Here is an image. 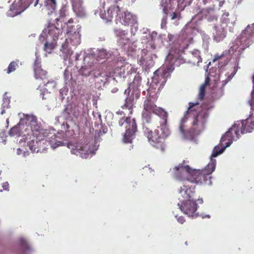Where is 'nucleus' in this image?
<instances>
[{"label": "nucleus", "mask_w": 254, "mask_h": 254, "mask_svg": "<svg viewBox=\"0 0 254 254\" xmlns=\"http://www.w3.org/2000/svg\"><path fill=\"white\" fill-rule=\"evenodd\" d=\"M156 109L157 108L154 102L149 98L146 99L144 102L142 118H145L146 122L148 123L151 119L149 114L151 113L154 114Z\"/></svg>", "instance_id": "ddd939ff"}, {"label": "nucleus", "mask_w": 254, "mask_h": 254, "mask_svg": "<svg viewBox=\"0 0 254 254\" xmlns=\"http://www.w3.org/2000/svg\"><path fill=\"white\" fill-rule=\"evenodd\" d=\"M2 187L5 190H8L9 184L7 182L3 183L2 184Z\"/></svg>", "instance_id": "4c0bfd02"}, {"label": "nucleus", "mask_w": 254, "mask_h": 254, "mask_svg": "<svg viewBox=\"0 0 254 254\" xmlns=\"http://www.w3.org/2000/svg\"><path fill=\"white\" fill-rule=\"evenodd\" d=\"M209 78L208 77H207L205 79V82L201 85H204L205 87H206V86L209 84Z\"/></svg>", "instance_id": "58836bf2"}, {"label": "nucleus", "mask_w": 254, "mask_h": 254, "mask_svg": "<svg viewBox=\"0 0 254 254\" xmlns=\"http://www.w3.org/2000/svg\"><path fill=\"white\" fill-rule=\"evenodd\" d=\"M57 5L56 0H44V6L49 11V14H51L56 10Z\"/></svg>", "instance_id": "4be33fe9"}, {"label": "nucleus", "mask_w": 254, "mask_h": 254, "mask_svg": "<svg viewBox=\"0 0 254 254\" xmlns=\"http://www.w3.org/2000/svg\"><path fill=\"white\" fill-rule=\"evenodd\" d=\"M143 132L152 146L164 150L165 147L164 141L169 134V129L166 127H157L154 131H152L148 127L144 125Z\"/></svg>", "instance_id": "20e7f679"}, {"label": "nucleus", "mask_w": 254, "mask_h": 254, "mask_svg": "<svg viewBox=\"0 0 254 254\" xmlns=\"http://www.w3.org/2000/svg\"><path fill=\"white\" fill-rule=\"evenodd\" d=\"M163 12L166 14H167V13H168V8L167 7V6H164L163 8Z\"/></svg>", "instance_id": "37998d69"}, {"label": "nucleus", "mask_w": 254, "mask_h": 254, "mask_svg": "<svg viewBox=\"0 0 254 254\" xmlns=\"http://www.w3.org/2000/svg\"><path fill=\"white\" fill-rule=\"evenodd\" d=\"M254 128V120L252 118H248L235 122L229 130L223 134V152L230 146L233 141L239 139L241 134L252 132Z\"/></svg>", "instance_id": "7ed1b4c3"}, {"label": "nucleus", "mask_w": 254, "mask_h": 254, "mask_svg": "<svg viewBox=\"0 0 254 254\" xmlns=\"http://www.w3.org/2000/svg\"><path fill=\"white\" fill-rule=\"evenodd\" d=\"M66 146L70 149L71 154L84 159L87 158L93 152L91 144L85 140L79 142L69 141L66 143Z\"/></svg>", "instance_id": "39448f33"}, {"label": "nucleus", "mask_w": 254, "mask_h": 254, "mask_svg": "<svg viewBox=\"0 0 254 254\" xmlns=\"http://www.w3.org/2000/svg\"><path fill=\"white\" fill-rule=\"evenodd\" d=\"M222 57V55H221L220 56H215V57L214 58V59L212 60L213 63L215 62L217 60L221 58Z\"/></svg>", "instance_id": "a19ab883"}, {"label": "nucleus", "mask_w": 254, "mask_h": 254, "mask_svg": "<svg viewBox=\"0 0 254 254\" xmlns=\"http://www.w3.org/2000/svg\"><path fill=\"white\" fill-rule=\"evenodd\" d=\"M222 136L220 138V142H221L222 141Z\"/></svg>", "instance_id": "864d4df0"}, {"label": "nucleus", "mask_w": 254, "mask_h": 254, "mask_svg": "<svg viewBox=\"0 0 254 254\" xmlns=\"http://www.w3.org/2000/svg\"><path fill=\"white\" fill-rule=\"evenodd\" d=\"M181 203H178V205L182 212L189 217H194L197 216L196 212L197 205L194 200H181Z\"/></svg>", "instance_id": "6e6552de"}, {"label": "nucleus", "mask_w": 254, "mask_h": 254, "mask_svg": "<svg viewBox=\"0 0 254 254\" xmlns=\"http://www.w3.org/2000/svg\"><path fill=\"white\" fill-rule=\"evenodd\" d=\"M3 112H4V111H2L1 112V114H3Z\"/></svg>", "instance_id": "4d7b16f0"}, {"label": "nucleus", "mask_w": 254, "mask_h": 254, "mask_svg": "<svg viewBox=\"0 0 254 254\" xmlns=\"http://www.w3.org/2000/svg\"><path fill=\"white\" fill-rule=\"evenodd\" d=\"M224 15H225L226 16H229V13L228 12L223 13V16Z\"/></svg>", "instance_id": "de8ad7c7"}, {"label": "nucleus", "mask_w": 254, "mask_h": 254, "mask_svg": "<svg viewBox=\"0 0 254 254\" xmlns=\"http://www.w3.org/2000/svg\"><path fill=\"white\" fill-rule=\"evenodd\" d=\"M121 9L119 6L111 5L104 13L101 14V17L107 21H111L114 17L117 19Z\"/></svg>", "instance_id": "4468645a"}, {"label": "nucleus", "mask_w": 254, "mask_h": 254, "mask_svg": "<svg viewBox=\"0 0 254 254\" xmlns=\"http://www.w3.org/2000/svg\"><path fill=\"white\" fill-rule=\"evenodd\" d=\"M204 110V111H199L197 116L194 118L192 124L193 126L198 125L200 123L201 125H203L205 122V119L208 116V110Z\"/></svg>", "instance_id": "2eb2a0df"}, {"label": "nucleus", "mask_w": 254, "mask_h": 254, "mask_svg": "<svg viewBox=\"0 0 254 254\" xmlns=\"http://www.w3.org/2000/svg\"><path fill=\"white\" fill-rule=\"evenodd\" d=\"M133 101L134 97L133 95L128 96L125 100V103L123 106V108L125 107L128 108L130 111V113H131L133 107Z\"/></svg>", "instance_id": "393cba45"}, {"label": "nucleus", "mask_w": 254, "mask_h": 254, "mask_svg": "<svg viewBox=\"0 0 254 254\" xmlns=\"http://www.w3.org/2000/svg\"><path fill=\"white\" fill-rule=\"evenodd\" d=\"M114 32L118 37L120 42L122 44L125 45L129 41V39L127 37V31L116 28L114 29Z\"/></svg>", "instance_id": "a211bd4d"}, {"label": "nucleus", "mask_w": 254, "mask_h": 254, "mask_svg": "<svg viewBox=\"0 0 254 254\" xmlns=\"http://www.w3.org/2000/svg\"><path fill=\"white\" fill-rule=\"evenodd\" d=\"M178 221L181 223L183 224V223L185 221V218L183 216H180L177 218Z\"/></svg>", "instance_id": "e433bc0d"}, {"label": "nucleus", "mask_w": 254, "mask_h": 254, "mask_svg": "<svg viewBox=\"0 0 254 254\" xmlns=\"http://www.w3.org/2000/svg\"><path fill=\"white\" fill-rule=\"evenodd\" d=\"M48 34L49 36L53 38V41L56 42L60 35L62 34V31L56 26H52L50 27Z\"/></svg>", "instance_id": "412c9836"}, {"label": "nucleus", "mask_w": 254, "mask_h": 254, "mask_svg": "<svg viewBox=\"0 0 254 254\" xmlns=\"http://www.w3.org/2000/svg\"><path fill=\"white\" fill-rule=\"evenodd\" d=\"M141 81V78L139 75H135L133 80V83L137 86L140 84Z\"/></svg>", "instance_id": "473e14b6"}, {"label": "nucleus", "mask_w": 254, "mask_h": 254, "mask_svg": "<svg viewBox=\"0 0 254 254\" xmlns=\"http://www.w3.org/2000/svg\"><path fill=\"white\" fill-rule=\"evenodd\" d=\"M28 124L30 126L32 135L36 137L29 142V149L32 152H43L46 150V147L41 148L42 144L51 143V146L55 149L59 146L64 145V143L59 141V137L55 134L49 133L47 130L40 128L37 124V120L34 116L28 118Z\"/></svg>", "instance_id": "f03ea898"}, {"label": "nucleus", "mask_w": 254, "mask_h": 254, "mask_svg": "<svg viewBox=\"0 0 254 254\" xmlns=\"http://www.w3.org/2000/svg\"><path fill=\"white\" fill-rule=\"evenodd\" d=\"M214 10L211 8H207L202 9L200 12L202 14V17L207 18L208 20L210 19V16L213 13Z\"/></svg>", "instance_id": "cd10ccee"}, {"label": "nucleus", "mask_w": 254, "mask_h": 254, "mask_svg": "<svg viewBox=\"0 0 254 254\" xmlns=\"http://www.w3.org/2000/svg\"><path fill=\"white\" fill-rule=\"evenodd\" d=\"M85 75L86 76L89 75V73H88L87 74H85Z\"/></svg>", "instance_id": "5fc2aeb1"}, {"label": "nucleus", "mask_w": 254, "mask_h": 254, "mask_svg": "<svg viewBox=\"0 0 254 254\" xmlns=\"http://www.w3.org/2000/svg\"><path fill=\"white\" fill-rule=\"evenodd\" d=\"M179 193L182 197V198L181 197H179L180 201L194 200L195 187H189V186L184 185L180 189Z\"/></svg>", "instance_id": "9b49d317"}, {"label": "nucleus", "mask_w": 254, "mask_h": 254, "mask_svg": "<svg viewBox=\"0 0 254 254\" xmlns=\"http://www.w3.org/2000/svg\"><path fill=\"white\" fill-rule=\"evenodd\" d=\"M190 106L188 109V110L186 112V115H185V117L184 118H187L186 116H187V114H191L192 113L194 110H195V109L193 108L195 106V105H198V103H196L195 104H194V103H190L189 104Z\"/></svg>", "instance_id": "2f4dec72"}, {"label": "nucleus", "mask_w": 254, "mask_h": 254, "mask_svg": "<svg viewBox=\"0 0 254 254\" xmlns=\"http://www.w3.org/2000/svg\"><path fill=\"white\" fill-rule=\"evenodd\" d=\"M155 114L158 116L162 120L160 121V127H166L168 119V113L163 109L158 108L155 111Z\"/></svg>", "instance_id": "aec40b11"}, {"label": "nucleus", "mask_w": 254, "mask_h": 254, "mask_svg": "<svg viewBox=\"0 0 254 254\" xmlns=\"http://www.w3.org/2000/svg\"><path fill=\"white\" fill-rule=\"evenodd\" d=\"M18 62L19 61H12L8 65V67L5 70L6 71L7 74H9L11 72L14 71L16 68L18 66Z\"/></svg>", "instance_id": "bb28decb"}, {"label": "nucleus", "mask_w": 254, "mask_h": 254, "mask_svg": "<svg viewBox=\"0 0 254 254\" xmlns=\"http://www.w3.org/2000/svg\"><path fill=\"white\" fill-rule=\"evenodd\" d=\"M222 153V147L215 146L211 154V157H215Z\"/></svg>", "instance_id": "c756f323"}, {"label": "nucleus", "mask_w": 254, "mask_h": 254, "mask_svg": "<svg viewBox=\"0 0 254 254\" xmlns=\"http://www.w3.org/2000/svg\"><path fill=\"white\" fill-rule=\"evenodd\" d=\"M229 18H225V17H223V22L225 23H228L229 22Z\"/></svg>", "instance_id": "c03bdc74"}, {"label": "nucleus", "mask_w": 254, "mask_h": 254, "mask_svg": "<svg viewBox=\"0 0 254 254\" xmlns=\"http://www.w3.org/2000/svg\"><path fill=\"white\" fill-rule=\"evenodd\" d=\"M122 112H121V113H120V112H117V114H122Z\"/></svg>", "instance_id": "3c124183"}, {"label": "nucleus", "mask_w": 254, "mask_h": 254, "mask_svg": "<svg viewBox=\"0 0 254 254\" xmlns=\"http://www.w3.org/2000/svg\"><path fill=\"white\" fill-rule=\"evenodd\" d=\"M100 75L102 77H105L106 78H105V81H107V78H109L110 76V75H108L107 74V73H101L100 74Z\"/></svg>", "instance_id": "ea45409f"}, {"label": "nucleus", "mask_w": 254, "mask_h": 254, "mask_svg": "<svg viewBox=\"0 0 254 254\" xmlns=\"http://www.w3.org/2000/svg\"><path fill=\"white\" fill-rule=\"evenodd\" d=\"M74 11L78 16H83L85 15V10L82 6L81 0H71Z\"/></svg>", "instance_id": "6ab92c4d"}, {"label": "nucleus", "mask_w": 254, "mask_h": 254, "mask_svg": "<svg viewBox=\"0 0 254 254\" xmlns=\"http://www.w3.org/2000/svg\"><path fill=\"white\" fill-rule=\"evenodd\" d=\"M122 67H124V66L123 65H122V66L120 67V70H121V69H122Z\"/></svg>", "instance_id": "603ef678"}, {"label": "nucleus", "mask_w": 254, "mask_h": 254, "mask_svg": "<svg viewBox=\"0 0 254 254\" xmlns=\"http://www.w3.org/2000/svg\"><path fill=\"white\" fill-rule=\"evenodd\" d=\"M24 0H18L17 1H14L13 3L11 6L10 10H13L15 11V14L12 16L20 14L27 8L26 5L24 4Z\"/></svg>", "instance_id": "dca6fc26"}, {"label": "nucleus", "mask_w": 254, "mask_h": 254, "mask_svg": "<svg viewBox=\"0 0 254 254\" xmlns=\"http://www.w3.org/2000/svg\"><path fill=\"white\" fill-rule=\"evenodd\" d=\"M67 37L65 43L62 45V50L65 52V50L68 47V44L73 46L77 45L80 43V34L79 31L77 30H73L72 29H67Z\"/></svg>", "instance_id": "9d476101"}, {"label": "nucleus", "mask_w": 254, "mask_h": 254, "mask_svg": "<svg viewBox=\"0 0 254 254\" xmlns=\"http://www.w3.org/2000/svg\"><path fill=\"white\" fill-rule=\"evenodd\" d=\"M105 128H103V130L102 131L101 129H100L99 130H96L95 132H97V133L98 134V136H100L106 132V130H105Z\"/></svg>", "instance_id": "f704fd0d"}, {"label": "nucleus", "mask_w": 254, "mask_h": 254, "mask_svg": "<svg viewBox=\"0 0 254 254\" xmlns=\"http://www.w3.org/2000/svg\"><path fill=\"white\" fill-rule=\"evenodd\" d=\"M70 29L75 30V28H74V26L72 25V24H70Z\"/></svg>", "instance_id": "a18cd8bd"}, {"label": "nucleus", "mask_w": 254, "mask_h": 254, "mask_svg": "<svg viewBox=\"0 0 254 254\" xmlns=\"http://www.w3.org/2000/svg\"><path fill=\"white\" fill-rule=\"evenodd\" d=\"M33 69L34 77L37 80L43 81V83L46 84L49 82L47 72L41 68V62L38 60L35 61Z\"/></svg>", "instance_id": "f8f14e48"}, {"label": "nucleus", "mask_w": 254, "mask_h": 254, "mask_svg": "<svg viewBox=\"0 0 254 254\" xmlns=\"http://www.w3.org/2000/svg\"><path fill=\"white\" fill-rule=\"evenodd\" d=\"M73 23V20L72 18H70L67 22L66 23L67 27V29H70V24H72Z\"/></svg>", "instance_id": "c9c22d12"}, {"label": "nucleus", "mask_w": 254, "mask_h": 254, "mask_svg": "<svg viewBox=\"0 0 254 254\" xmlns=\"http://www.w3.org/2000/svg\"><path fill=\"white\" fill-rule=\"evenodd\" d=\"M39 1V0H36L35 3L34 4V6H36L38 4Z\"/></svg>", "instance_id": "49530a36"}, {"label": "nucleus", "mask_w": 254, "mask_h": 254, "mask_svg": "<svg viewBox=\"0 0 254 254\" xmlns=\"http://www.w3.org/2000/svg\"><path fill=\"white\" fill-rule=\"evenodd\" d=\"M206 87L204 85H201L199 90L198 95V99L202 100L203 99L205 94Z\"/></svg>", "instance_id": "7c9ffc66"}, {"label": "nucleus", "mask_w": 254, "mask_h": 254, "mask_svg": "<svg viewBox=\"0 0 254 254\" xmlns=\"http://www.w3.org/2000/svg\"><path fill=\"white\" fill-rule=\"evenodd\" d=\"M120 126H124L126 128V132L124 135L123 141L125 143H130L135 137V133L137 131V125L134 119L129 117L123 118L119 121Z\"/></svg>", "instance_id": "423d86ee"}, {"label": "nucleus", "mask_w": 254, "mask_h": 254, "mask_svg": "<svg viewBox=\"0 0 254 254\" xmlns=\"http://www.w3.org/2000/svg\"><path fill=\"white\" fill-rule=\"evenodd\" d=\"M83 112L84 110L82 108L79 107V106L74 105L73 106H71V108L69 110V111L68 112V113L73 115L76 118H77L80 117L83 113Z\"/></svg>", "instance_id": "5701e85b"}, {"label": "nucleus", "mask_w": 254, "mask_h": 254, "mask_svg": "<svg viewBox=\"0 0 254 254\" xmlns=\"http://www.w3.org/2000/svg\"><path fill=\"white\" fill-rule=\"evenodd\" d=\"M188 161H184L178 166L173 169L175 177L180 180H187L191 183L196 184H211L210 175L214 171L215 160L211 159L210 162L202 170L192 169L187 163Z\"/></svg>", "instance_id": "f257e3e1"}, {"label": "nucleus", "mask_w": 254, "mask_h": 254, "mask_svg": "<svg viewBox=\"0 0 254 254\" xmlns=\"http://www.w3.org/2000/svg\"><path fill=\"white\" fill-rule=\"evenodd\" d=\"M254 34V23L248 25L242 32L240 37L236 40V44L240 47V50H244L250 45L251 37Z\"/></svg>", "instance_id": "0eeeda50"}, {"label": "nucleus", "mask_w": 254, "mask_h": 254, "mask_svg": "<svg viewBox=\"0 0 254 254\" xmlns=\"http://www.w3.org/2000/svg\"><path fill=\"white\" fill-rule=\"evenodd\" d=\"M200 51L197 50H194L192 52V62L193 64H199L202 62V59L200 56Z\"/></svg>", "instance_id": "a878e982"}, {"label": "nucleus", "mask_w": 254, "mask_h": 254, "mask_svg": "<svg viewBox=\"0 0 254 254\" xmlns=\"http://www.w3.org/2000/svg\"><path fill=\"white\" fill-rule=\"evenodd\" d=\"M170 16L172 20H174L176 18L180 19V15L178 13L173 12Z\"/></svg>", "instance_id": "72a5a7b5"}, {"label": "nucleus", "mask_w": 254, "mask_h": 254, "mask_svg": "<svg viewBox=\"0 0 254 254\" xmlns=\"http://www.w3.org/2000/svg\"><path fill=\"white\" fill-rule=\"evenodd\" d=\"M56 42L52 41V42H46L44 45V50L47 52L50 53L55 48Z\"/></svg>", "instance_id": "c85d7f7f"}, {"label": "nucleus", "mask_w": 254, "mask_h": 254, "mask_svg": "<svg viewBox=\"0 0 254 254\" xmlns=\"http://www.w3.org/2000/svg\"><path fill=\"white\" fill-rule=\"evenodd\" d=\"M116 23H121L125 26H134L137 24L136 17L129 12L120 11L117 19H115Z\"/></svg>", "instance_id": "1a4fd4ad"}, {"label": "nucleus", "mask_w": 254, "mask_h": 254, "mask_svg": "<svg viewBox=\"0 0 254 254\" xmlns=\"http://www.w3.org/2000/svg\"><path fill=\"white\" fill-rule=\"evenodd\" d=\"M99 54H100V55H102V54L105 55V53L104 52V51H100V52H99Z\"/></svg>", "instance_id": "09e8293b"}, {"label": "nucleus", "mask_w": 254, "mask_h": 254, "mask_svg": "<svg viewBox=\"0 0 254 254\" xmlns=\"http://www.w3.org/2000/svg\"><path fill=\"white\" fill-rule=\"evenodd\" d=\"M116 70L118 71H119V69L118 68H117Z\"/></svg>", "instance_id": "13d9d810"}, {"label": "nucleus", "mask_w": 254, "mask_h": 254, "mask_svg": "<svg viewBox=\"0 0 254 254\" xmlns=\"http://www.w3.org/2000/svg\"><path fill=\"white\" fill-rule=\"evenodd\" d=\"M171 0H169V1H170Z\"/></svg>", "instance_id": "052dcab7"}, {"label": "nucleus", "mask_w": 254, "mask_h": 254, "mask_svg": "<svg viewBox=\"0 0 254 254\" xmlns=\"http://www.w3.org/2000/svg\"><path fill=\"white\" fill-rule=\"evenodd\" d=\"M203 2L205 4L206 3V0H203Z\"/></svg>", "instance_id": "8fccbe9b"}, {"label": "nucleus", "mask_w": 254, "mask_h": 254, "mask_svg": "<svg viewBox=\"0 0 254 254\" xmlns=\"http://www.w3.org/2000/svg\"><path fill=\"white\" fill-rule=\"evenodd\" d=\"M49 145H51V143H47L44 144L43 145L42 144V145H40V146L41 147V148H42L43 147L46 146V149H47V146Z\"/></svg>", "instance_id": "79ce46f5"}, {"label": "nucleus", "mask_w": 254, "mask_h": 254, "mask_svg": "<svg viewBox=\"0 0 254 254\" xmlns=\"http://www.w3.org/2000/svg\"><path fill=\"white\" fill-rule=\"evenodd\" d=\"M223 70L226 71L225 75L228 76L227 79L223 80L224 86V84L227 83L233 78L237 72V69L236 68L235 65L231 64L225 67V68H223Z\"/></svg>", "instance_id": "f3484780"}, {"label": "nucleus", "mask_w": 254, "mask_h": 254, "mask_svg": "<svg viewBox=\"0 0 254 254\" xmlns=\"http://www.w3.org/2000/svg\"><path fill=\"white\" fill-rule=\"evenodd\" d=\"M21 126L23 125L18 124L16 126L12 127L9 131V134L10 136H16L19 137L21 135Z\"/></svg>", "instance_id": "b1692460"}, {"label": "nucleus", "mask_w": 254, "mask_h": 254, "mask_svg": "<svg viewBox=\"0 0 254 254\" xmlns=\"http://www.w3.org/2000/svg\"><path fill=\"white\" fill-rule=\"evenodd\" d=\"M253 82L254 83V76L253 77Z\"/></svg>", "instance_id": "6e6d98bb"}, {"label": "nucleus", "mask_w": 254, "mask_h": 254, "mask_svg": "<svg viewBox=\"0 0 254 254\" xmlns=\"http://www.w3.org/2000/svg\"><path fill=\"white\" fill-rule=\"evenodd\" d=\"M161 5H162V6H163V2L161 3Z\"/></svg>", "instance_id": "bf43d9fd"}]
</instances>
